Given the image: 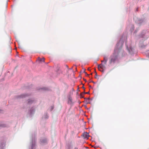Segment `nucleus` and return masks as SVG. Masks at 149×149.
<instances>
[{
    "label": "nucleus",
    "mask_w": 149,
    "mask_h": 149,
    "mask_svg": "<svg viewBox=\"0 0 149 149\" xmlns=\"http://www.w3.org/2000/svg\"><path fill=\"white\" fill-rule=\"evenodd\" d=\"M120 40L117 44L116 46L115 47L114 52L113 55L111 57V59L110 61V63H114L117 59L119 52L120 50V48L122 47L123 45L122 42L120 43Z\"/></svg>",
    "instance_id": "nucleus-1"
},
{
    "label": "nucleus",
    "mask_w": 149,
    "mask_h": 149,
    "mask_svg": "<svg viewBox=\"0 0 149 149\" xmlns=\"http://www.w3.org/2000/svg\"><path fill=\"white\" fill-rule=\"evenodd\" d=\"M98 68L99 70L102 72H104L105 69V66L104 65L101 63L98 65Z\"/></svg>",
    "instance_id": "nucleus-2"
},
{
    "label": "nucleus",
    "mask_w": 149,
    "mask_h": 149,
    "mask_svg": "<svg viewBox=\"0 0 149 149\" xmlns=\"http://www.w3.org/2000/svg\"><path fill=\"white\" fill-rule=\"evenodd\" d=\"M83 136L85 139H87L89 136V134L87 132H85L83 134Z\"/></svg>",
    "instance_id": "nucleus-3"
},
{
    "label": "nucleus",
    "mask_w": 149,
    "mask_h": 149,
    "mask_svg": "<svg viewBox=\"0 0 149 149\" xmlns=\"http://www.w3.org/2000/svg\"><path fill=\"white\" fill-rule=\"evenodd\" d=\"M108 58H107L106 57H104V60L103 61H102L101 62L102 63L104 62V63L105 64L107 61Z\"/></svg>",
    "instance_id": "nucleus-4"
},
{
    "label": "nucleus",
    "mask_w": 149,
    "mask_h": 149,
    "mask_svg": "<svg viewBox=\"0 0 149 149\" xmlns=\"http://www.w3.org/2000/svg\"><path fill=\"white\" fill-rule=\"evenodd\" d=\"M72 102V99L70 97H69L68 99V103L69 104H71Z\"/></svg>",
    "instance_id": "nucleus-5"
},
{
    "label": "nucleus",
    "mask_w": 149,
    "mask_h": 149,
    "mask_svg": "<svg viewBox=\"0 0 149 149\" xmlns=\"http://www.w3.org/2000/svg\"><path fill=\"white\" fill-rule=\"evenodd\" d=\"M126 47L127 49L130 53L132 51V48L130 46L129 48L128 46H126Z\"/></svg>",
    "instance_id": "nucleus-6"
},
{
    "label": "nucleus",
    "mask_w": 149,
    "mask_h": 149,
    "mask_svg": "<svg viewBox=\"0 0 149 149\" xmlns=\"http://www.w3.org/2000/svg\"><path fill=\"white\" fill-rule=\"evenodd\" d=\"M34 112V109L33 108H32L30 111V114H32Z\"/></svg>",
    "instance_id": "nucleus-7"
},
{
    "label": "nucleus",
    "mask_w": 149,
    "mask_h": 149,
    "mask_svg": "<svg viewBox=\"0 0 149 149\" xmlns=\"http://www.w3.org/2000/svg\"><path fill=\"white\" fill-rule=\"evenodd\" d=\"M33 100H28V102L29 104H31L33 103Z\"/></svg>",
    "instance_id": "nucleus-8"
},
{
    "label": "nucleus",
    "mask_w": 149,
    "mask_h": 149,
    "mask_svg": "<svg viewBox=\"0 0 149 149\" xmlns=\"http://www.w3.org/2000/svg\"><path fill=\"white\" fill-rule=\"evenodd\" d=\"M41 142L42 143H45L47 142V140L45 139H42L41 141Z\"/></svg>",
    "instance_id": "nucleus-9"
},
{
    "label": "nucleus",
    "mask_w": 149,
    "mask_h": 149,
    "mask_svg": "<svg viewBox=\"0 0 149 149\" xmlns=\"http://www.w3.org/2000/svg\"><path fill=\"white\" fill-rule=\"evenodd\" d=\"M39 60L40 61H44L45 58H39Z\"/></svg>",
    "instance_id": "nucleus-10"
},
{
    "label": "nucleus",
    "mask_w": 149,
    "mask_h": 149,
    "mask_svg": "<svg viewBox=\"0 0 149 149\" xmlns=\"http://www.w3.org/2000/svg\"><path fill=\"white\" fill-rule=\"evenodd\" d=\"M26 95L25 94H24V95H21L19 97H21V98H23V97H26Z\"/></svg>",
    "instance_id": "nucleus-11"
},
{
    "label": "nucleus",
    "mask_w": 149,
    "mask_h": 149,
    "mask_svg": "<svg viewBox=\"0 0 149 149\" xmlns=\"http://www.w3.org/2000/svg\"><path fill=\"white\" fill-rule=\"evenodd\" d=\"M35 146V144H34L33 143L32 144V146H31V148H32V149H33V147H34Z\"/></svg>",
    "instance_id": "nucleus-12"
},
{
    "label": "nucleus",
    "mask_w": 149,
    "mask_h": 149,
    "mask_svg": "<svg viewBox=\"0 0 149 149\" xmlns=\"http://www.w3.org/2000/svg\"><path fill=\"white\" fill-rule=\"evenodd\" d=\"M42 89L44 90H47V88L46 87Z\"/></svg>",
    "instance_id": "nucleus-13"
},
{
    "label": "nucleus",
    "mask_w": 149,
    "mask_h": 149,
    "mask_svg": "<svg viewBox=\"0 0 149 149\" xmlns=\"http://www.w3.org/2000/svg\"><path fill=\"white\" fill-rule=\"evenodd\" d=\"M51 107H52V109L51 110H52L53 109L54 107L53 106H52Z\"/></svg>",
    "instance_id": "nucleus-14"
},
{
    "label": "nucleus",
    "mask_w": 149,
    "mask_h": 149,
    "mask_svg": "<svg viewBox=\"0 0 149 149\" xmlns=\"http://www.w3.org/2000/svg\"><path fill=\"white\" fill-rule=\"evenodd\" d=\"M48 117V116L47 115H46V117H45V118H47Z\"/></svg>",
    "instance_id": "nucleus-15"
},
{
    "label": "nucleus",
    "mask_w": 149,
    "mask_h": 149,
    "mask_svg": "<svg viewBox=\"0 0 149 149\" xmlns=\"http://www.w3.org/2000/svg\"><path fill=\"white\" fill-rule=\"evenodd\" d=\"M74 149H78L77 148H75Z\"/></svg>",
    "instance_id": "nucleus-16"
},
{
    "label": "nucleus",
    "mask_w": 149,
    "mask_h": 149,
    "mask_svg": "<svg viewBox=\"0 0 149 149\" xmlns=\"http://www.w3.org/2000/svg\"><path fill=\"white\" fill-rule=\"evenodd\" d=\"M1 111V110H0V111Z\"/></svg>",
    "instance_id": "nucleus-17"
}]
</instances>
